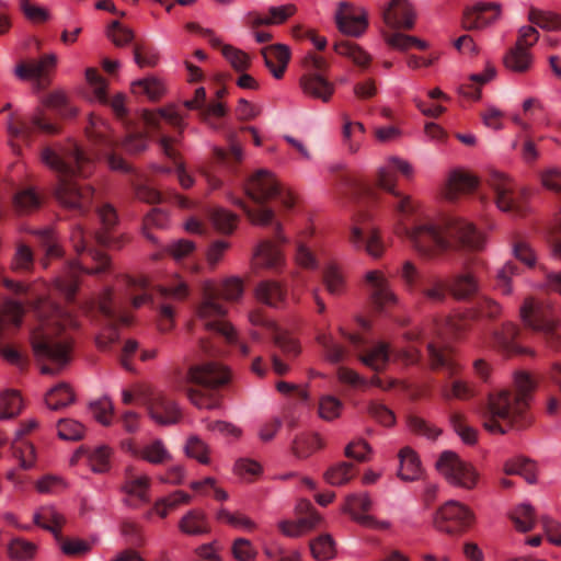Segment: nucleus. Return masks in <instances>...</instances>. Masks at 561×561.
<instances>
[{"label": "nucleus", "instance_id": "nucleus-1", "mask_svg": "<svg viewBox=\"0 0 561 561\" xmlns=\"http://www.w3.org/2000/svg\"><path fill=\"white\" fill-rule=\"evenodd\" d=\"M377 190H367L364 197L366 209L359 211L351 229L350 242L359 251L374 259L382 256L386 244L379 229L373 224L374 207L385 204L392 209L397 219V231L404 236L415 251L427 259L435 257L448 249L479 250L484 237L469 222L457 217L431 218L423 216L421 204L397 191V176L387 161L377 172Z\"/></svg>", "mask_w": 561, "mask_h": 561}, {"label": "nucleus", "instance_id": "nucleus-2", "mask_svg": "<svg viewBox=\"0 0 561 561\" xmlns=\"http://www.w3.org/2000/svg\"><path fill=\"white\" fill-rule=\"evenodd\" d=\"M446 329L457 333L460 328L455 321H448L445 324L433 322L422 329L408 331L404 339L408 342L405 347L390 346L385 342H377L366 345L364 339L359 334L345 333L341 330L343 336L359 352L360 362L376 371H381L389 363L390 356L394 360H399L404 365L417 364L421 359V352L415 345L416 342H426L428 359L432 369H444L448 373L449 378L458 373V364L451 357L450 350L444 343L437 340L444 339Z\"/></svg>", "mask_w": 561, "mask_h": 561}, {"label": "nucleus", "instance_id": "nucleus-3", "mask_svg": "<svg viewBox=\"0 0 561 561\" xmlns=\"http://www.w3.org/2000/svg\"><path fill=\"white\" fill-rule=\"evenodd\" d=\"M247 197L256 205L255 208L249 207L244 201L236 198L234 204L239 205L249 219L260 226H274L275 240H263L254 254L253 264L257 267L277 268L283 262V255L277 243H283L286 239L280 233V225L275 221L274 210L265 204L270 199H277L280 205L290 209L295 205V197L290 191L285 190L275 176L267 170L260 169L248 176L242 184Z\"/></svg>", "mask_w": 561, "mask_h": 561}, {"label": "nucleus", "instance_id": "nucleus-4", "mask_svg": "<svg viewBox=\"0 0 561 561\" xmlns=\"http://www.w3.org/2000/svg\"><path fill=\"white\" fill-rule=\"evenodd\" d=\"M34 309L38 321L31 333L34 356L38 362L49 360L56 366L43 365L42 374H58L71 359V339L66 330L77 328V319L71 310L51 298H38Z\"/></svg>", "mask_w": 561, "mask_h": 561}, {"label": "nucleus", "instance_id": "nucleus-5", "mask_svg": "<svg viewBox=\"0 0 561 561\" xmlns=\"http://www.w3.org/2000/svg\"><path fill=\"white\" fill-rule=\"evenodd\" d=\"M41 158L57 175V201L68 209L87 211L92 202L93 188L80 184L76 178H87L92 173L93 159L75 141L58 148L46 147Z\"/></svg>", "mask_w": 561, "mask_h": 561}, {"label": "nucleus", "instance_id": "nucleus-6", "mask_svg": "<svg viewBox=\"0 0 561 561\" xmlns=\"http://www.w3.org/2000/svg\"><path fill=\"white\" fill-rule=\"evenodd\" d=\"M78 260L67 264L64 274L56 278L55 289L64 296L67 302H72L80 284L82 274L99 275L111 270L106 254L95 249V245H110L111 237L105 232H87L77 226L70 237Z\"/></svg>", "mask_w": 561, "mask_h": 561}, {"label": "nucleus", "instance_id": "nucleus-7", "mask_svg": "<svg viewBox=\"0 0 561 561\" xmlns=\"http://www.w3.org/2000/svg\"><path fill=\"white\" fill-rule=\"evenodd\" d=\"M536 385L529 374L522 371L515 375V392L503 390L491 394L483 412L484 428L490 433L505 434L506 428L500 421L511 428H526L531 423L528 408Z\"/></svg>", "mask_w": 561, "mask_h": 561}, {"label": "nucleus", "instance_id": "nucleus-8", "mask_svg": "<svg viewBox=\"0 0 561 561\" xmlns=\"http://www.w3.org/2000/svg\"><path fill=\"white\" fill-rule=\"evenodd\" d=\"M242 294L243 286L239 278H228L220 286H205L202 302L196 310L198 321L207 331L222 336L227 342H233L234 330L225 321L226 307L222 301L237 300Z\"/></svg>", "mask_w": 561, "mask_h": 561}, {"label": "nucleus", "instance_id": "nucleus-9", "mask_svg": "<svg viewBox=\"0 0 561 561\" xmlns=\"http://www.w3.org/2000/svg\"><path fill=\"white\" fill-rule=\"evenodd\" d=\"M142 118L148 128L152 131L161 133L158 142L163 153L174 162L179 182L182 187H191L193 185V179L185 172L183 163L179 161L178 151L174 148V144L178 139L163 134V125H171L175 128H181V116L172 110H159L157 112L145 111Z\"/></svg>", "mask_w": 561, "mask_h": 561}, {"label": "nucleus", "instance_id": "nucleus-10", "mask_svg": "<svg viewBox=\"0 0 561 561\" xmlns=\"http://www.w3.org/2000/svg\"><path fill=\"white\" fill-rule=\"evenodd\" d=\"M252 324L264 327L275 347L279 350L284 358L277 353L271 355L272 367L275 374L283 376L289 370V362L300 353L297 340L286 330L267 319L261 311H252L249 316Z\"/></svg>", "mask_w": 561, "mask_h": 561}, {"label": "nucleus", "instance_id": "nucleus-11", "mask_svg": "<svg viewBox=\"0 0 561 561\" xmlns=\"http://www.w3.org/2000/svg\"><path fill=\"white\" fill-rule=\"evenodd\" d=\"M519 312L524 324L533 331L541 333L551 348L558 350L561 346V335L557 330L558 321L549 306L528 297Z\"/></svg>", "mask_w": 561, "mask_h": 561}, {"label": "nucleus", "instance_id": "nucleus-12", "mask_svg": "<svg viewBox=\"0 0 561 561\" xmlns=\"http://www.w3.org/2000/svg\"><path fill=\"white\" fill-rule=\"evenodd\" d=\"M486 182L494 193V203L501 211L514 216L526 214V193L517 187L512 179L500 171L491 170Z\"/></svg>", "mask_w": 561, "mask_h": 561}, {"label": "nucleus", "instance_id": "nucleus-13", "mask_svg": "<svg viewBox=\"0 0 561 561\" xmlns=\"http://www.w3.org/2000/svg\"><path fill=\"white\" fill-rule=\"evenodd\" d=\"M99 312L105 328L96 337V345L100 350L106 351L118 340L117 327L128 325L131 319L125 312V302H114L112 288H106L100 298Z\"/></svg>", "mask_w": 561, "mask_h": 561}, {"label": "nucleus", "instance_id": "nucleus-14", "mask_svg": "<svg viewBox=\"0 0 561 561\" xmlns=\"http://www.w3.org/2000/svg\"><path fill=\"white\" fill-rule=\"evenodd\" d=\"M304 73L299 78V87L302 92L311 98L328 102L334 93V84L324 73L328 69L327 61L314 54H308L302 61Z\"/></svg>", "mask_w": 561, "mask_h": 561}, {"label": "nucleus", "instance_id": "nucleus-15", "mask_svg": "<svg viewBox=\"0 0 561 561\" xmlns=\"http://www.w3.org/2000/svg\"><path fill=\"white\" fill-rule=\"evenodd\" d=\"M34 524L50 531L58 541L61 551L69 557H78L90 550V545L80 539L62 537L60 530L65 517L53 506L41 507L33 516Z\"/></svg>", "mask_w": 561, "mask_h": 561}, {"label": "nucleus", "instance_id": "nucleus-16", "mask_svg": "<svg viewBox=\"0 0 561 561\" xmlns=\"http://www.w3.org/2000/svg\"><path fill=\"white\" fill-rule=\"evenodd\" d=\"M85 133L91 142L99 146L106 158L107 164L112 170L121 172H129V164L119 156L110 150L115 146L116 141L111 135L107 123L91 114L89 117V124L85 127Z\"/></svg>", "mask_w": 561, "mask_h": 561}, {"label": "nucleus", "instance_id": "nucleus-17", "mask_svg": "<svg viewBox=\"0 0 561 561\" xmlns=\"http://www.w3.org/2000/svg\"><path fill=\"white\" fill-rule=\"evenodd\" d=\"M436 467L449 482L456 485L471 489L477 483L478 474L473 467L462 461L454 451L442 453Z\"/></svg>", "mask_w": 561, "mask_h": 561}, {"label": "nucleus", "instance_id": "nucleus-18", "mask_svg": "<svg viewBox=\"0 0 561 561\" xmlns=\"http://www.w3.org/2000/svg\"><path fill=\"white\" fill-rule=\"evenodd\" d=\"M472 513L457 501H448L434 517L435 527L449 535L465 531L472 523Z\"/></svg>", "mask_w": 561, "mask_h": 561}, {"label": "nucleus", "instance_id": "nucleus-19", "mask_svg": "<svg viewBox=\"0 0 561 561\" xmlns=\"http://www.w3.org/2000/svg\"><path fill=\"white\" fill-rule=\"evenodd\" d=\"M538 31L533 26H523L519 30L518 38L504 57L505 66L516 72H524L531 65V56L528 48L538 41Z\"/></svg>", "mask_w": 561, "mask_h": 561}, {"label": "nucleus", "instance_id": "nucleus-20", "mask_svg": "<svg viewBox=\"0 0 561 561\" xmlns=\"http://www.w3.org/2000/svg\"><path fill=\"white\" fill-rule=\"evenodd\" d=\"M184 106L191 111H198L199 118L214 130H224V118L227 108L222 102L215 101L206 103V91L204 88L195 90L194 98L184 101Z\"/></svg>", "mask_w": 561, "mask_h": 561}, {"label": "nucleus", "instance_id": "nucleus-21", "mask_svg": "<svg viewBox=\"0 0 561 561\" xmlns=\"http://www.w3.org/2000/svg\"><path fill=\"white\" fill-rule=\"evenodd\" d=\"M187 380L205 390H215L229 382L230 373L216 362H207L190 366Z\"/></svg>", "mask_w": 561, "mask_h": 561}, {"label": "nucleus", "instance_id": "nucleus-22", "mask_svg": "<svg viewBox=\"0 0 561 561\" xmlns=\"http://www.w3.org/2000/svg\"><path fill=\"white\" fill-rule=\"evenodd\" d=\"M35 131L53 135L58 133V126L49 122L42 110H38L28 119L12 121L9 124V134L16 141L28 144Z\"/></svg>", "mask_w": 561, "mask_h": 561}, {"label": "nucleus", "instance_id": "nucleus-23", "mask_svg": "<svg viewBox=\"0 0 561 561\" xmlns=\"http://www.w3.org/2000/svg\"><path fill=\"white\" fill-rule=\"evenodd\" d=\"M334 19L339 31L347 36L359 37L368 26L366 12L348 2L339 3Z\"/></svg>", "mask_w": 561, "mask_h": 561}, {"label": "nucleus", "instance_id": "nucleus-24", "mask_svg": "<svg viewBox=\"0 0 561 561\" xmlns=\"http://www.w3.org/2000/svg\"><path fill=\"white\" fill-rule=\"evenodd\" d=\"M150 485L151 480L148 476L138 474L134 467H127L122 485V491L128 496L125 503L133 507L148 503Z\"/></svg>", "mask_w": 561, "mask_h": 561}, {"label": "nucleus", "instance_id": "nucleus-25", "mask_svg": "<svg viewBox=\"0 0 561 561\" xmlns=\"http://www.w3.org/2000/svg\"><path fill=\"white\" fill-rule=\"evenodd\" d=\"M501 11L499 2H478L465 10L462 26L468 31L486 27L500 18Z\"/></svg>", "mask_w": 561, "mask_h": 561}, {"label": "nucleus", "instance_id": "nucleus-26", "mask_svg": "<svg viewBox=\"0 0 561 561\" xmlns=\"http://www.w3.org/2000/svg\"><path fill=\"white\" fill-rule=\"evenodd\" d=\"M147 409L150 417L160 425L176 424L181 419V411L175 401L162 392L149 397Z\"/></svg>", "mask_w": 561, "mask_h": 561}, {"label": "nucleus", "instance_id": "nucleus-27", "mask_svg": "<svg viewBox=\"0 0 561 561\" xmlns=\"http://www.w3.org/2000/svg\"><path fill=\"white\" fill-rule=\"evenodd\" d=\"M56 62V55H44L38 60L20 62L15 68V75L22 80H34L36 87L43 89L48 84L47 76L55 68Z\"/></svg>", "mask_w": 561, "mask_h": 561}, {"label": "nucleus", "instance_id": "nucleus-28", "mask_svg": "<svg viewBox=\"0 0 561 561\" xmlns=\"http://www.w3.org/2000/svg\"><path fill=\"white\" fill-rule=\"evenodd\" d=\"M518 335L519 328L513 322H505L501 329L492 332L490 345L507 356L529 353L527 348L518 344Z\"/></svg>", "mask_w": 561, "mask_h": 561}, {"label": "nucleus", "instance_id": "nucleus-29", "mask_svg": "<svg viewBox=\"0 0 561 561\" xmlns=\"http://www.w3.org/2000/svg\"><path fill=\"white\" fill-rule=\"evenodd\" d=\"M87 81L93 88L95 99L102 104L111 105L115 115L123 118L126 114L125 98L117 94L113 99L108 98L106 80L94 68H88L85 71Z\"/></svg>", "mask_w": 561, "mask_h": 561}, {"label": "nucleus", "instance_id": "nucleus-30", "mask_svg": "<svg viewBox=\"0 0 561 561\" xmlns=\"http://www.w3.org/2000/svg\"><path fill=\"white\" fill-rule=\"evenodd\" d=\"M228 149L216 147L214 157L218 164L229 174L237 175L239 167L243 160V149L237 139V134L232 130L226 133Z\"/></svg>", "mask_w": 561, "mask_h": 561}, {"label": "nucleus", "instance_id": "nucleus-31", "mask_svg": "<svg viewBox=\"0 0 561 561\" xmlns=\"http://www.w3.org/2000/svg\"><path fill=\"white\" fill-rule=\"evenodd\" d=\"M373 302L383 308L396 304L397 297L390 288L388 279L379 271H370L365 277Z\"/></svg>", "mask_w": 561, "mask_h": 561}, {"label": "nucleus", "instance_id": "nucleus-32", "mask_svg": "<svg viewBox=\"0 0 561 561\" xmlns=\"http://www.w3.org/2000/svg\"><path fill=\"white\" fill-rule=\"evenodd\" d=\"M382 19L393 28L411 30L414 25V13L407 0H392L382 10Z\"/></svg>", "mask_w": 561, "mask_h": 561}, {"label": "nucleus", "instance_id": "nucleus-33", "mask_svg": "<svg viewBox=\"0 0 561 561\" xmlns=\"http://www.w3.org/2000/svg\"><path fill=\"white\" fill-rule=\"evenodd\" d=\"M261 54L273 77L280 79L290 59L289 48L283 44H275L264 47Z\"/></svg>", "mask_w": 561, "mask_h": 561}, {"label": "nucleus", "instance_id": "nucleus-34", "mask_svg": "<svg viewBox=\"0 0 561 561\" xmlns=\"http://www.w3.org/2000/svg\"><path fill=\"white\" fill-rule=\"evenodd\" d=\"M128 450L133 456L152 465H162L171 459V455L161 439H154L142 447H138L133 443H129Z\"/></svg>", "mask_w": 561, "mask_h": 561}, {"label": "nucleus", "instance_id": "nucleus-35", "mask_svg": "<svg viewBox=\"0 0 561 561\" xmlns=\"http://www.w3.org/2000/svg\"><path fill=\"white\" fill-rule=\"evenodd\" d=\"M179 529L187 536H203L210 533V524L203 511L190 510L179 520Z\"/></svg>", "mask_w": 561, "mask_h": 561}, {"label": "nucleus", "instance_id": "nucleus-36", "mask_svg": "<svg viewBox=\"0 0 561 561\" xmlns=\"http://www.w3.org/2000/svg\"><path fill=\"white\" fill-rule=\"evenodd\" d=\"M477 184L478 180L470 173L455 170L450 173L447 182L446 198L455 201L459 194L473 191Z\"/></svg>", "mask_w": 561, "mask_h": 561}, {"label": "nucleus", "instance_id": "nucleus-37", "mask_svg": "<svg viewBox=\"0 0 561 561\" xmlns=\"http://www.w3.org/2000/svg\"><path fill=\"white\" fill-rule=\"evenodd\" d=\"M256 298L271 307L280 306L286 297V290L274 280H262L255 289Z\"/></svg>", "mask_w": 561, "mask_h": 561}, {"label": "nucleus", "instance_id": "nucleus-38", "mask_svg": "<svg viewBox=\"0 0 561 561\" xmlns=\"http://www.w3.org/2000/svg\"><path fill=\"white\" fill-rule=\"evenodd\" d=\"M399 477L404 481H414L421 474V462L413 449L404 447L399 453Z\"/></svg>", "mask_w": 561, "mask_h": 561}, {"label": "nucleus", "instance_id": "nucleus-39", "mask_svg": "<svg viewBox=\"0 0 561 561\" xmlns=\"http://www.w3.org/2000/svg\"><path fill=\"white\" fill-rule=\"evenodd\" d=\"M419 291L432 302H443L449 293V284L436 275H427Z\"/></svg>", "mask_w": 561, "mask_h": 561}, {"label": "nucleus", "instance_id": "nucleus-40", "mask_svg": "<svg viewBox=\"0 0 561 561\" xmlns=\"http://www.w3.org/2000/svg\"><path fill=\"white\" fill-rule=\"evenodd\" d=\"M478 291V282L471 273H461L453 277L449 293L457 299H467Z\"/></svg>", "mask_w": 561, "mask_h": 561}, {"label": "nucleus", "instance_id": "nucleus-41", "mask_svg": "<svg viewBox=\"0 0 561 561\" xmlns=\"http://www.w3.org/2000/svg\"><path fill=\"white\" fill-rule=\"evenodd\" d=\"M495 75V68L488 65L483 73L471 75L470 83L461 84L458 92L466 98L479 100L481 96L480 87L491 81Z\"/></svg>", "mask_w": 561, "mask_h": 561}, {"label": "nucleus", "instance_id": "nucleus-42", "mask_svg": "<svg viewBox=\"0 0 561 561\" xmlns=\"http://www.w3.org/2000/svg\"><path fill=\"white\" fill-rule=\"evenodd\" d=\"M124 282L129 290L128 295L134 308H139L151 301V291L146 278H133L127 276L124 278Z\"/></svg>", "mask_w": 561, "mask_h": 561}, {"label": "nucleus", "instance_id": "nucleus-43", "mask_svg": "<svg viewBox=\"0 0 561 561\" xmlns=\"http://www.w3.org/2000/svg\"><path fill=\"white\" fill-rule=\"evenodd\" d=\"M46 404L50 410H60L75 401V393L66 382H60L46 394Z\"/></svg>", "mask_w": 561, "mask_h": 561}, {"label": "nucleus", "instance_id": "nucleus-44", "mask_svg": "<svg viewBox=\"0 0 561 561\" xmlns=\"http://www.w3.org/2000/svg\"><path fill=\"white\" fill-rule=\"evenodd\" d=\"M334 50L342 56L350 58L355 65L365 69L370 64V56L357 44L348 41L335 43Z\"/></svg>", "mask_w": 561, "mask_h": 561}, {"label": "nucleus", "instance_id": "nucleus-45", "mask_svg": "<svg viewBox=\"0 0 561 561\" xmlns=\"http://www.w3.org/2000/svg\"><path fill=\"white\" fill-rule=\"evenodd\" d=\"M23 409V400L16 390H5L0 394V419L18 416Z\"/></svg>", "mask_w": 561, "mask_h": 561}, {"label": "nucleus", "instance_id": "nucleus-46", "mask_svg": "<svg viewBox=\"0 0 561 561\" xmlns=\"http://www.w3.org/2000/svg\"><path fill=\"white\" fill-rule=\"evenodd\" d=\"M364 134L365 127L362 123L351 122L348 118H344L342 130L343 142L350 152L355 153L358 151Z\"/></svg>", "mask_w": 561, "mask_h": 561}, {"label": "nucleus", "instance_id": "nucleus-47", "mask_svg": "<svg viewBox=\"0 0 561 561\" xmlns=\"http://www.w3.org/2000/svg\"><path fill=\"white\" fill-rule=\"evenodd\" d=\"M442 394L446 400L458 399L468 400L478 394L476 386L463 379H455L450 386L443 387Z\"/></svg>", "mask_w": 561, "mask_h": 561}, {"label": "nucleus", "instance_id": "nucleus-48", "mask_svg": "<svg viewBox=\"0 0 561 561\" xmlns=\"http://www.w3.org/2000/svg\"><path fill=\"white\" fill-rule=\"evenodd\" d=\"M192 497L184 491H175L168 496L156 501L153 511L162 518L167 517L170 511L175 510L181 504H188Z\"/></svg>", "mask_w": 561, "mask_h": 561}, {"label": "nucleus", "instance_id": "nucleus-49", "mask_svg": "<svg viewBox=\"0 0 561 561\" xmlns=\"http://www.w3.org/2000/svg\"><path fill=\"white\" fill-rule=\"evenodd\" d=\"M322 280L331 295H341L345 289L344 274L334 263H329L323 268Z\"/></svg>", "mask_w": 561, "mask_h": 561}, {"label": "nucleus", "instance_id": "nucleus-50", "mask_svg": "<svg viewBox=\"0 0 561 561\" xmlns=\"http://www.w3.org/2000/svg\"><path fill=\"white\" fill-rule=\"evenodd\" d=\"M207 217L213 226L221 233H231L236 228L237 217L230 211L213 207L207 210Z\"/></svg>", "mask_w": 561, "mask_h": 561}, {"label": "nucleus", "instance_id": "nucleus-51", "mask_svg": "<svg viewBox=\"0 0 561 561\" xmlns=\"http://www.w3.org/2000/svg\"><path fill=\"white\" fill-rule=\"evenodd\" d=\"M310 550L318 561H327L335 556V542L333 538L323 534L310 541Z\"/></svg>", "mask_w": 561, "mask_h": 561}, {"label": "nucleus", "instance_id": "nucleus-52", "mask_svg": "<svg viewBox=\"0 0 561 561\" xmlns=\"http://www.w3.org/2000/svg\"><path fill=\"white\" fill-rule=\"evenodd\" d=\"M322 446L323 443L321 438L316 434L299 436L294 439L291 451L297 458L304 459L320 449Z\"/></svg>", "mask_w": 561, "mask_h": 561}, {"label": "nucleus", "instance_id": "nucleus-53", "mask_svg": "<svg viewBox=\"0 0 561 561\" xmlns=\"http://www.w3.org/2000/svg\"><path fill=\"white\" fill-rule=\"evenodd\" d=\"M347 507L350 512L353 514V517L363 525H369L371 523V517L368 515H360L357 512H368L371 507L370 497L364 494H353L347 496L346 501Z\"/></svg>", "mask_w": 561, "mask_h": 561}, {"label": "nucleus", "instance_id": "nucleus-54", "mask_svg": "<svg viewBox=\"0 0 561 561\" xmlns=\"http://www.w3.org/2000/svg\"><path fill=\"white\" fill-rule=\"evenodd\" d=\"M398 275L410 291H419L427 275L422 274L411 261L403 262Z\"/></svg>", "mask_w": 561, "mask_h": 561}, {"label": "nucleus", "instance_id": "nucleus-55", "mask_svg": "<svg viewBox=\"0 0 561 561\" xmlns=\"http://www.w3.org/2000/svg\"><path fill=\"white\" fill-rule=\"evenodd\" d=\"M506 474H518L525 478L528 483L536 481L535 465L529 459L516 458L507 460L504 465Z\"/></svg>", "mask_w": 561, "mask_h": 561}, {"label": "nucleus", "instance_id": "nucleus-56", "mask_svg": "<svg viewBox=\"0 0 561 561\" xmlns=\"http://www.w3.org/2000/svg\"><path fill=\"white\" fill-rule=\"evenodd\" d=\"M506 474H518L525 478L528 483L536 481L535 465L529 459L516 458L507 460L504 465Z\"/></svg>", "mask_w": 561, "mask_h": 561}, {"label": "nucleus", "instance_id": "nucleus-57", "mask_svg": "<svg viewBox=\"0 0 561 561\" xmlns=\"http://www.w3.org/2000/svg\"><path fill=\"white\" fill-rule=\"evenodd\" d=\"M319 522V517L311 515L300 518L298 522L283 520L279 523V530L288 537H299L312 529Z\"/></svg>", "mask_w": 561, "mask_h": 561}, {"label": "nucleus", "instance_id": "nucleus-58", "mask_svg": "<svg viewBox=\"0 0 561 561\" xmlns=\"http://www.w3.org/2000/svg\"><path fill=\"white\" fill-rule=\"evenodd\" d=\"M14 456L20 460V466L28 470L34 467L36 459L35 447L26 439H14L12 443Z\"/></svg>", "mask_w": 561, "mask_h": 561}, {"label": "nucleus", "instance_id": "nucleus-59", "mask_svg": "<svg viewBox=\"0 0 561 561\" xmlns=\"http://www.w3.org/2000/svg\"><path fill=\"white\" fill-rule=\"evenodd\" d=\"M511 519L517 530L522 533L530 531L536 523L534 508L528 504H522L511 513Z\"/></svg>", "mask_w": 561, "mask_h": 561}, {"label": "nucleus", "instance_id": "nucleus-60", "mask_svg": "<svg viewBox=\"0 0 561 561\" xmlns=\"http://www.w3.org/2000/svg\"><path fill=\"white\" fill-rule=\"evenodd\" d=\"M37 547L35 543L23 538L11 540L8 551L11 559L15 561H28L34 558Z\"/></svg>", "mask_w": 561, "mask_h": 561}, {"label": "nucleus", "instance_id": "nucleus-61", "mask_svg": "<svg viewBox=\"0 0 561 561\" xmlns=\"http://www.w3.org/2000/svg\"><path fill=\"white\" fill-rule=\"evenodd\" d=\"M502 312L501 305L492 298L479 297L473 307L476 319L495 320Z\"/></svg>", "mask_w": 561, "mask_h": 561}, {"label": "nucleus", "instance_id": "nucleus-62", "mask_svg": "<svg viewBox=\"0 0 561 561\" xmlns=\"http://www.w3.org/2000/svg\"><path fill=\"white\" fill-rule=\"evenodd\" d=\"M449 423L461 440L468 445L477 443V431L466 423V419L458 412L449 415Z\"/></svg>", "mask_w": 561, "mask_h": 561}, {"label": "nucleus", "instance_id": "nucleus-63", "mask_svg": "<svg viewBox=\"0 0 561 561\" xmlns=\"http://www.w3.org/2000/svg\"><path fill=\"white\" fill-rule=\"evenodd\" d=\"M42 198L33 188H24L16 193L14 205L20 213H31L41 207Z\"/></svg>", "mask_w": 561, "mask_h": 561}, {"label": "nucleus", "instance_id": "nucleus-64", "mask_svg": "<svg viewBox=\"0 0 561 561\" xmlns=\"http://www.w3.org/2000/svg\"><path fill=\"white\" fill-rule=\"evenodd\" d=\"M519 267L513 263H505L496 273V287L503 295H511L513 291L511 282L512 278L518 275Z\"/></svg>", "mask_w": 561, "mask_h": 561}]
</instances>
